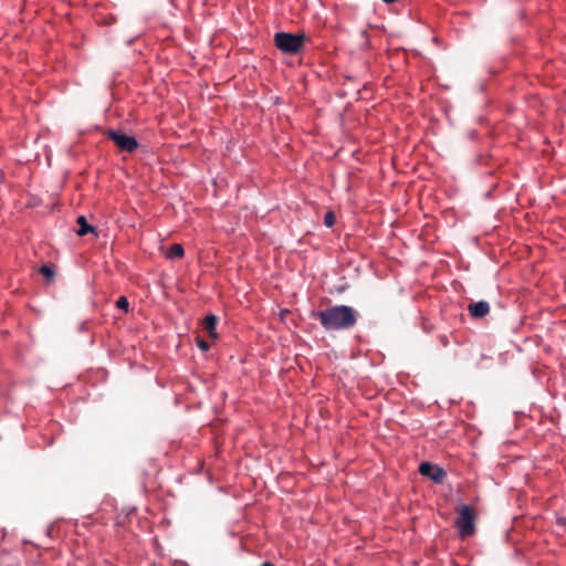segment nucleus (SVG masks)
Returning a JSON list of instances; mask_svg holds the SVG:
<instances>
[{"label": "nucleus", "instance_id": "9", "mask_svg": "<svg viewBox=\"0 0 566 566\" xmlns=\"http://www.w3.org/2000/svg\"><path fill=\"white\" fill-rule=\"evenodd\" d=\"M185 254V250H184V247L179 243H174L170 248H169V251L167 252V258L169 259H180L182 258Z\"/></svg>", "mask_w": 566, "mask_h": 566}, {"label": "nucleus", "instance_id": "2", "mask_svg": "<svg viewBox=\"0 0 566 566\" xmlns=\"http://www.w3.org/2000/svg\"><path fill=\"white\" fill-rule=\"evenodd\" d=\"M306 35L304 33L293 34L287 32H277L274 35L275 46L286 54H298L304 49Z\"/></svg>", "mask_w": 566, "mask_h": 566}, {"label": "nucleus", "instance_id": "7", "mask_svg": "<svg viewBox=\"0 0 566 566\" xmlns=\"http://www.w3.org/2000/svg\"><path fill=\"white\" fill-rule=\"evenodd\" d=\"M217 324L218 317L213 314L208 315L203 322V329L208 333V335L212 338H217Z\"/></svg>", "mask_w": 566, "mask_h": 566}, {"label": "nucleus", "instance_id": "3", "mask_svg": "<svg viewBox=\"0 0 566 566\" xmlns=\"http://www.w3.org/2000/svg\"><path fill=\"white\" fill-rule=\"evenodd\" d=\"M459 535L462 538L470 537L475 533V513L469 505H462L458 510V517L455 520Z\"/></svg>", "mask_w": 566, "mask_h": 566}, {"label": "nucleus", "instance_id": "12", "mask_svg": "<svg viewBox=\"0 0 566 566\" xmlns=\"http://www.w3.org/2000/svg\"><path fill=\"white\" fill-rule=\"evenodd\" d=\"M324 223L326 227H332L335 223V216L333 212L328 211L325 213Z\"/></svg>", "mask_w": 566, "mask_h": 566}, {"label": "nucleus", "instance_id": "4", "mask_svg": "<svg viewBox=\"0 0 566 566\" xmlns=\"http://www.w3.org/2000/svg\"><path fill=\"white\" fill-rule=\"evenodd\" d=\"M106 136L115 143V145L122 150L133 153L138 148V142L135 137L128 136L119 130H108Z\"/></svg>", "mask_w": 566, "mask_h": 566}, {"label": "nucleus", "instance_id": "6", "mask_svg": "<svg viewBox=\"0 0 566 566\" xmlns=\"http://www.w3.org/2000/svg\"><path fill=\"white\" fill-rule=\"evenodd\" d=\"M468 311L473 318H482L490 313V304L485 301L471 303Z\"/></svg>", "mask_w": 566, "mask_h": 566}, {"label": "nucleus", "instance_id": "13", "mask_svg": "<svg viewBox=\"0 0 566 566\" xmlns=\"http://www.w3.org/2000/svg\"><path fill=\"white\" fill-rule=\"evenodd\" d=\"M196 343H197V346H198L201 350H203V352H207V350L210 348V346H209L208 342H206V340H205V339H202V338H199V337H198V338H197V340H196Z\"/></svg>", "mask_w": 566, "mask_h": 566}, {"label": "nucleus", "instance_id": "14", "mask_svg": "<svg viewBox=\"0 0 566 566\" xmlns=\"http://www.w3.org/2000/svg\"><path fill=\"white\" fill-rule=\"evenodd\" d=\"M261 566H274V565L272 563L266 562V563H263Z\"/></svg>", "mask_w": 566, "mask_h": 566}, {"label": "nucleus", "instance_id": "1", "mask_svg": "<svg viewBox=\"0 0 566 566\" xmlns=\"http://www.w3.org/2000/svg\"><path fill=\"white\" fill-rule=\"evenodd\" d=\"M312 317L317 319L326 332H338L353 328L357 324L359 313L348 305H333L313 312Z\"/></svg>", "mask_w": 566, "mask_h": 566}, {"label": "nucleus", "instance_id": "11", "mask_svg": "<svg viewBox=\"0 0 566 566\" xmlns=\"http://www.w3.org/2000/svg\"><path fill=\"white\" fill-rule=\"evenodd\" d=\"M116 306L120 310H124L125 312L128 311V307H129V303H128V300L125 297V296H120L117 301H116Z\"/></svg>", "mask_w": 566, "mask_h": 566}, {"label": "nucleus", "instance_id": "10", "mask_svg": "<svg viewBox=\"0 0 566 566\" xmlns=\"http://www.w3.org/2000/svg\"><path fill=\"white\" fill-rule=\"evenodd\" d=\"M39 272L50 282L54 279V270L51 265H42L40 269H39Z\"/></svg>", "mask_w": 566, "mask_h": 566}, {"label": "nucleus", "instance_id": "5", "mask_svg": "<svg viewBox=\"0 0 566 566\" xmlns=\"http://www.w3.org/2000/svg\"><path fill=\"white\" fill-rule=\"evenodd\" d=\"M419 473L436 483H442L446 478V472L442 468L429 462H422L419 465Z\"/></svg>", "mask_w": 566, "mask_h": 566}, {"label": "nucleus", "instance_id": "8", "mask_svg": "<svg viewBox=\"0 0 566 566\" xmlns=\"http://www.w3.org/2000/svg\"><path fill=\"white\" fill-rule=\"evenodd\" d=\"M76 222L78 224V229L76 230L77 235L83 237L91 232L96 233L95 228L87 223V220L84 216H80Z\"/></svg>", "mask_w": 566, "mask_h": 566}]
</instances>
